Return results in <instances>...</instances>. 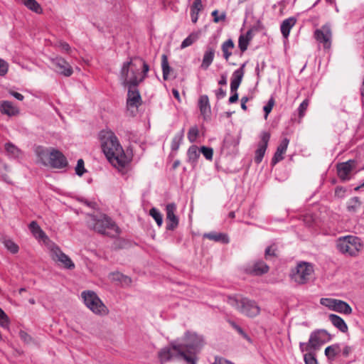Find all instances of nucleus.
Instances as JSON below:
<instances>
[{
	"label": "nucleus",
	"mask_w": 364,
	"mask_h": 364,
	"mask_svg": "<svg viewBox=\"0 0 364 364\" xmlns=\"http://www.w3.org/2000/svg\"><path fill=\"white\" fill-rule=\"evenodd\" d=\"M204 346L201 336L187 331L181 338L171 342L159 352L161 363L173 360H183L186 364H197L198 354Z\"/></svg>",
	"instance_id": "1"
},
{
	"label": "nucleus",
	"mask_w": 364,
	"mask_h": 364,
	"mask_svg": "<svg viewBox=\"0 0 364 364\" xmlns=\"http://www.w3.org/2000/svg\"><path fill=\"white\" fill-rule=\"evenodd\" d=\"M102 149L109 163L117 168H122L128 163L127 157L115 134L107 130L100 132Z\"/></svg>",
	"instance_id": "2"
},
{
	"label": "nucleus",
	"mask_w": 364,
	"mask_h": 364,
	"mask_svg": "<svg viewBox=\"0 0 364 364\" xmlns=\"http://www.w3.org/2000/svg\"><path fill=\"white\" fill-rule=\"evenodd\" d=\"M149 65L140 58H131L123 63L120 79L125 87H137L146 77Z\"/></svg>",
	"instance_id": "3"
},
{
	"label": "nucleus",
	"mask_w": 364,
	"mask_h": 364,
	"mask_svg": "<svg viewBox=\"0 0 364 364\" xmlns=\"http://www.w3.org/2000/svg\"><path fill=\"white\" fill-rule=\"evenodd\" d=\"M87 224L90 229L113 237L119 235V228L110 218L105 214L87 215Z\"/></svg>",
	"instance_id": "4"
},
{
	"label": "nucleus",
	"mask_w": 364,
	"mask_h": 364,
	"mask_svg": "<svg viewBox=\"0 0 364 364\" xmlns=\"http://www.w3.org/2000/svg\"><path fill=\"white\" fill-rule=\"evenodd\" d=\"M337 250L343 255L356 257L363 247L362 240L353 235L338 237L336 242Z\"/></svg>",
	"instance_id": "5"
},
{
	"label": "nucleus",
	"mask_w": 364,
	"mask_h": 364,
	"mask_svg": "<svg viewBox=\"0 0 364 364\" xmlns=\"http://www.w3.org/2000/svg\"><path fill=\"white\" fill-rule=\"evenodd\" d=\"M228 304L242 314L250 317L256 316L260 312V308L255 301L240 295L230 296Z\"/></svg>",
	"instance_id": "6"
},
{
	"label": "nucleus",
	"mask_w": 364,
	"mask_h": 364,
	"mask_svg": "<svg viewBox=\"0 0 364 364\" xmlns=\"http://www.w3.org/2000/svg\"><path fill=\"white\" fill-rule=\"evenodd\" d=\"M314 272V269L311 263L301 261L296 264L295 267L291 269L290 278L292 282L297 284H305L310 282Z\"/></svg>",
	"instance_id": "7"
},
{
	"label": "nucleus",
	"mask_w": 364,
	"mask_h": 364,
	"mask_svg": "<svg viewBox=\"0 0 364 364\" xmlns=\"http://www.w3.org/2000/svg\"><path fill=\"white\" fill-rule=\"evenodd\" d=\"M331 340V335L324 329H317L310 334L309 341L301 342L299 348L301 352L316 350L326 343Z\"/></svg>",
	"instance_id": "8"
},
{
	"label": "nucleus",
	"mask_w": 364,
	"mask_h": 364,
	"mask_svg": "<svg viewBox=\"0 0 364 364\" xmlns=\"http://www.w3.org/2000/svg\"><path fill=\"white\" fill-rule=\"evenodd\" d=\"M81 297L85 306L94 314L100 316H105L109 310L104 304L97 294L92 291H83Z\"/></svg>",
	"instance_id": "9"
},
{
	"label": "nucleus",
	"mask_w": 364,
	"mask_h": 364,
	"mask_svg": "<svg viewBox=\"0 0 364 364\" xmlns=\"http://www.w3.org/2000/svg\"><path fill=\"white\" fill-rule=\"evenodd\" d=\"M320 304L328 307L332 311H335L341 314L348 315L352 312L351 307L346 302L339 299L322 298L320 300Z\"/></svg>",
	"instance_id": "10"
},
{
	"label": "nucleus",
	"mask_w": 364,
	"mask_h": 364,
	"mask_svg": "<svg viewBox=\"0 0 364 364\" xmlns=\"http://www.w3.org/2000/svg\"><path fill=\"white\" fill-rule=\"evenodd\" d=\"M48 250L51 253L52 259L60 262L64 268L68 269H73L75 268L74 262L67 255L63 252L56 244L50 245Z\"/></svg>",
	"instance_id": "11"
},
{
	"label": "nucleus",
	"mask_w": 364,
	"mask_h": 364,
	"mask_svg": "<svg viewBox=\"0 0 364 364\" xmlns=\"http://www.w3.org/2000/svg\"><path fill=\"white\" fill-rule=\"evenodd\" d=\"M314 37L318 43L323 44L324 48H330L332 33L329 26L324 25L321 28L316 29Z\"/></svg>",
	"instance_id": "12"
},
{
	"label": "nucleus",
	"mask_w": 364,
	"mask_h": 364,
	"mask_svg": "<svg viewBox=\"0 0 364 364\" xmlns=\"http://www.w3.org/2000/svg\"><path fill=\"white\" fill-rule=\"evenodd\" d=\"M28 228L33 237L38 240L42 241L46 245L48 249L50 247V245L54 244V242L49 239L45 232L41 228L36 221H32L29 224Z\"/></svg>",
	"instance_id": "13"
},
{
	"label": "nucleus",
	"mask_w": 364,
	"mask_h": 364,
	"mask_svg": "<svg viewBox=\"0 0 364 364\" xmlns=\"http://www.w3.org/2000/svg\"><path fill=\"white\" fill-rule=\"evenodd\" d=\"M52 64L55 68V70L60 75L65 77L70 76L73 73V68L63 58L56 57L52 59Z\"/></svg>",
	"instance_id": "14"
},
{
	"label": "nucleus",
	"mask_w": 364,
	"mask_h": 364,
	"mask_svg": "<svg viewBox=\"0 0 364 364\" xmlns=\"http://www.w3.org/2000/svg\"><path fill=\"white\" fill-rule=\"evenodd\" d=\"M355 167V161L354 160H348V161L340 163L337 165V172L339 178L342 181L350 179V174Z\"/></svg>",
	"instance_id": "15"
},
{
	"label": "nucleus",
	"mask_w": 364,
	"mask_h": 364,
	"mask_svg": "<svg viewBox=\"0 0 364 364\" xmlns=\"http://www.w3.org/2000/svg\"><path fill=\"white\" fill-rule=\"evenodd\" d=\"M68 165L65 156L58 150L51 149V156L48 166L55 168H63Z\"/></svg>",
	"instance_id": "16"
},
{
	"label": "nucleus",
	"mask_w": 364,
	"mask_h": 364,
	"mask_svg": "<svg viewBox=\"0 0 364 364\" xmlns=\"http://www.w3.org/2000/svg\"><path fill=\"white\" fill-rule=\"evenodd\" d=\"M270 134L267 132H262L261 135V141L258 144V147L255 151V162L257 164H260L264 156L267 148Z\"/></svg>",
	"instance_id": "17"
},
{
	"label": "nucleus",
	"mask_w": 364,
	"mask_h": 364,
	"mask_svg": "<svg viewBox=\"0 0 364 364\" xmlns=\"http://www.w3.org/2000/svg\"><path fill=\"white\" fill-rule=\"evenodd\" d=\"M176 205L174 203H168L166 207V229L173 230L178 225V219L176 215Z\"/></svg>",
	"instance_id": "18"
},
{
	"label": "nucleus",
	"mask_w": 364,
	"mask_h": 364,
	"mask_svg": "<svg viewBox=\"0 0 364 364\" xmlns=\"http://www.w3.org/2000/svg\"><path fill=\"white\" fill-rule=\"evenodd\" d=\"M246 63H242L240 67L235 70L230 80V92L237 91V89L242 80L245 74Z\"/></svg>",
	"instance_id": "19"
},
{
	"label": "nucleus",
	"mask_w": 364,
	"mask_h": 364,
	"mask_svg": "<svg viewBox=\"0 0 364 364\" xmlns=\"http://www.w3.org/2000/svg\"><path fill=\"white\" fill-rule=\"evenodd\" d=\"M127 105L128 107H138L141 104V98L138 89L134 87H127Z\"/></svg>",
	"instance_id": "20"
},
{
	"label": "nucleus",
	"mask_w": 364,
	"mask_h": 364,
	"mask_svg": "<svg viewBox=\"0 0 364 364\" xmlns=\"http://www.w3.org/2000/svg\"><path fill=\"white\" fill-rule=\"evenodd\" d=\"M289 143V139L287 138H284L281 141V142L279 144V146H277V151L272 159V164L273 165H275L276 164H277L278 162H279L280 161H282L284 159L283 155L285 154V152L287 149Z\"/></svg>",
	"instance_id": "21"
},
{
	"label": "nucleus",
	"mask_w": 364,
	"mask_h": 364,
	"mask_svg": "<svg viewBox=\"0 0 364 364\" xmlns=\"http://www.w3.org/2000/svg\"><path fill=\"white\" fill-rule=\"evenodd\" d=\"M0 112L9 117H12L18 114L19 110L11 102L3 100L0 101Z\"/></svg>",
	"instance_id": "22"
},
{
	"label": "nucleus",
	"mask_w": 364,
	"mask_h": 364,
	"mask_svg": "<svg viewBox=\"0 0 364 364\" xmlns=\"http://www.w3.org/2000/svg\"><path fill=\"white\" fill-rule=\"evenodd\" d=\"M297 21L296 18L291 16L284 19L280 26V31L284 38L287 39L289 36L291 29L295 26Z\"/></svg>",
	"instance_id": "23"
},
{
	"label": "nucleus",
	"mask_w": 364,
	"mask_h": 364,
	"mask_svg": "<svg viewBox=\"0 0 364 364\" xmlns=\"http://www.w3.org/2000/svg\"><path fill=\"white\" fill-rule=\"evenodd\" d=\"M215 46H208L206 48V50L204 53L203 57V61L201 64V68L204 70L208 68V67L211 65L213 61L215 56Z\"/></svg>",
	"instance_id": "24"
},
{
	"label": "nucleus",
	"mask_w": 364,
	"mask_h": 364,
	"mask_svg": "<svg viewBox=\"0 0 364 364\" xmlns=\"http://www.w3.org/2000/svg\"><path fill=\"white\" fill-rule=\"evenodd\" d=\"M269 270V267L264 262H257L252 267L246 268L245 271L252 274L261 275Z\"/></svg>",
	"instance_id": "25"
},
{
	"label": "nucleus",
	"mask_w": 364,
	"mask_h": 364,
	"mask_svg": "<svg viewBox=\"0 0 364 364\" xmlns=\"http://www.w3.org/2000/svg\"><path fill=\"white\" fill-rule=\"evenodd\" d=\"M36 153L40 162L45 166H48L49 160L51 156V149H49L38 146L36 149Z\"/></svg>",
	"instance_id": "26"
},
{
	"label": "nucleus",
	"mask_w": 364,
	"mask_h": 364,
	"mask_svg": "<svg viewBox=\"0 0 364 364\" xmlns=\"http://www.w3.org/2000/svg\"><path fill=\"white\" fill-rule=\"evenodd\" d=\"M240 142V139L237 136H234L230 134L225 135L223 140V148L227 149L230 151H233L237 146Z\"/></svg>",
	"instance_id": "27"
},
{
	"label": "nucleus",
	"mask_w": 364,
	"mask_h": 364,
	"mask_svg": "<svg viewBox=\"0 0 364 364\" xmlns=\"http://www.w3.org/2000/svg\"><path fill=\"white\" fill-rule=\"evenodd\" d=\"M329 320L332 323V324L336 327L338 329H339L341 332L346 333L348 331V326L344 320L336 315V314H330L329 315Z\"/></svg>",
	"instance_id": "28"
},
{
	"label": "nucleus",
	"mask_w": 364,
	"mask_h": 364,
	"mask_svg": "<svg viewBox=\"0 0 364 364\" xmlns=\"http://www.w3.org/2000/svg\"><path fill=\"white\" fill-rule=\"evenodd\" d=\"M188 162L191 164L193 167L197 164L198 159L200 156V151L198 147L195 145L191 146L187 151Z\"/></svg>",
	"instance_id": "29"
},
{
	"label": "nucleus",
	"mask_w": 364,
	"mask_h": 364,
	"mask_svg": "<svg viewBox=\"0 0 364 364\" xmlns=\"http://www.w3.org/2000/svg\"><path fill=\"white\" fill-rule=\"evenodd\" d=\"M198 107L201 114L204 118H205L210 112V106L207 95H202L200 97L198 100Z\"/></svg>",
	"instance_id": "30"
},
{
	"label": "nucleus",
	"mask_w": 364,
	"mask_h": 364,
	"mask_svg": "<svg viewBox=\"0 0 364 364\" xmlns=\"http://www.w3.org/2000/svg\"><path fill=\"white\" fill-rule=\"evenodd\" d=\"M203 237L208 238L215 242H222L223 243L227 244L229 242V239L227 235L223 233H219L215 232H210L205 233Z\"/></svg>",
	"instance_id": "31"
},
{
	"label": "nucleus",
	"mask_w": 364,
	"mask_h": 364,
	"mask_svg": "<svg viewBox=\"0 0 364 364\" xmlns=\"http://www.w3.org/2000/svg\"><path fill=\"white\" fill-rule=\"evenodd\" d=\"M341 352L340 344L336 343L329 346L325 349V355L328 360H333Z\"/></svg>",
	"instance_id": "32"
},
{
	"label": "nucleus",
	"mask_w": 364,
	"mask_h": 364,
	"mask_svg": "<svg viewBox=\"0 0 364 364\" xmlns=\"http://www.w3.org/2000/svg\"><path fill=\"white\" fill-rule=\"evenodd\" d=\"M361 207V203L358 197L350 198L347 203V210L350 213H355Z\"/></svg>",
	"instance_id": "33"
},
{
	"label": "nucleus",
	"mask_w": 364,
	"mask_h": 364,
	"mask_svg": "<svg viewBox=\"0 0 364 364\" xmlns=\"http://www.w3.org/2000/svg\"><path fill=\"white\" fill-rule=\"evenodd\" d=\"M234 48V43L232 39H228L222 44V51L223 57L226 60H228L230 56L232 55V50Z\"/></svg>",
	"instance_id": "34"
},
{
	"label": "nucleus",
	"mask_w": 364,
	"mask_h": 364,
	"mask_svg": "<svg viewBox=\"0 0 364 364\" xmlns=\"http://www.w3.org/2000/svg\"><path fill=\"white\" fill-rule=\"evenodd\" d=\"M183 136L184 129H182L179 132L175 134L171 144V148L173 151H177L179 149V146L183 141Z\"/></svg>",
	"instance_id": "35"
},
{
	"label": "nucleus",
	"mask_w": 364,
	"mask_h": 364,
	"mask_svg": "<svg viewBox=\"0 0 364 364\" xmlns=\"http://www.w3.org/2000/svg\"><path fill=\"white\" fill-rule=\"evenodd\" d=\"M22 2L28 9L36 13L41 12L42 9L36 0H22Z\"/></svg>",
	"instance_id": "36"
},
{
	"label": "nucleus",
	"mask_w": 364,
	"mask_h": 364,
	"mask_svg": "<svg viewBox=\"0 0 364 364\" xmlns=\"http://www.w3.org/2000/svg\"><path fill=\"white\" fill-rule=\"evenodd\" d=\"M5 149L8 155L11 157L16 158L19 156L20 150L11 143H6L5 144Z\"/></svg>",
	"instance_id": "37"
},
{
	"label": "nucleus",
	"mask_w": 364,
	"mask_h": 364,
	"mask_svg": "<svg viewBox=\"0 0 364 364\" xmlns=\"http://www.w3.org/2000/svg\"><path fill=\"white\" fill-rule=\"evenodd\" d=\"M161 68L163 72V77L164 80H167L171 70V68L168 65V58L166 55H163L161 57Z\"/></svg>",
	"instance_id": "38"
},
{
	"label": "nucleus",
	"mask_w": 364,
	"mask_h": 364,
	"mask_svg": "<svg viewBox=\"0 0 364 364\" xmlns=\"http://www.w3.org/2000/svg\"><path fill=\"white\" fill-rule=\"evenodd\" d=\"M149 215L155 220L159 226H161L163 223V217L161 213L156 208H152L149 210Z\"/></svg>",
	"instance_id": "39"
},
{
	"label": "nucleus",
	"mask_w": 364,
	"mask_h": 364,
	"mask_svg": "<svg viewBox=\"0 0 364 364\" xmlns=\"http://www.w3.org/2000/svg\"><path fill=\"white\" fill-rule=\"evenodd\" d=\"M198 39L197 34L191 33L187 38H186L181 43V48L183 49L186 47L191 46Z\"/></svg>",
	"instance_id": "40"
},
{
	"label": "nucleus",
	"mask_w": 364,
	"mask_h": 364,
	"mask_svg": "<svg viewBox=\"0 0 364 364\" xmlns=\"http://www.w3.org/2000/svg\"><path fill=\"white\" fill-rule=\"evenodd\" d=\"M4 245L5 247L13 254L17 253L18 251V246L11 240H5Z\"/></svg>",
	"instance_id": "41"
},
{
	"label": "nucleus",
	"mask_w": 364,
	"mask_h": 364,
	"mask_svg": "<svg viewBox=\"0 0 364 364\" xmlns=\"http://www.w3.org/2000/svg\"><path fill=\"white\" fill-rule=\"evenodd\" d=\"M198 133V129L196 126L190 128L188 132V139L190 141V142L193 143L196 141Z\"/></svg>",
	"instance_id": "42"
},
{
	"label": "nucleus",
	"mask_w": 364,
	"mask_h": 364,
	"mask_svg": "<svg viewBox=\"0 0 364 364\" xmlns=\"http://www.w3.org/2000/svg\"><path fill=\"white\" fill-rule=\"evenodd\" d=\"M200 152L203 154L204 157L209 161H212L213 156V149L210 147L201 146Z\"/></svg>",
	"instance_id": "43"
},
{
	"label": "nucleus",
	"mask_w": 364,
	"mask_h": 364,
	"mask_svg": "<svg viewBox=\"0 0 364 364\" xmlns=\"http://www.w3.org/2000/svg\"><path fill=\"white\" fill-rule=\"evenodd\" d=\"M249 43L250 41H248V40H247L243 36H240L238 40V46L242 53L247 49Z\"/></svg>",
	"instance_id": "44"
},
{
	"label": "nucleus",
	"mask_w": 364,
	"mask_h": 364,
	"mask_svg": "<svg viewBox=\"0 0 364 364\" xmlns=\"http://www.w3.org/2000/svg\"><path fill=\"white\" fill-rule=\"evenodd\" d=\"M274 105V100L273 97H271L269 100L267 104L265 106H264V107H263L264 112H265V114H264L265 119H267V117H268L269 114L271 112Z\"/></svg>",
	"instance_id": "45"
},
{
	"label": "nucleus",
	"mask_w": 364,
	"mask_h": 364,
	"mask_svg": "<svg viewBox=\"0 0 364 364\" xmlns=\"http://www.w3.org/2000/svg\"><path fill=\"white\" fill-rule=\"evenodd\" d=\"M85 171L86 169L84 167V161L82 159H78L75 167L76 174L81 176Z\"/></svg>",
	"instance_id": "46"
},
{
	"label": "nucleus",
	"mask_w": 364,
	"mask_h": 364,
	"mask_svg": "<svg viewBox=\"0 0 364 364\" xmlns=\"http://www.w3.org/2000/svg\"><path fill=\"white\" fill-rule=\"evenodd\" d=\"M9 325V318L5 312L0 308V326L8 327Z\"/></svg>",
	"instance_id": "47"
},
{
	"label": "nucleus",
	"mask_w": 364,
	"mask_h": 364,
	"mask_svg": "<svg viewBox=\"0 0 364 364\" xmlns=\"http://www.w3.org/2000/svg\"><path fill=\"white\" fill-rule=\"evenodd\" d=\"M309 106V100H304L299 105L298 108L299 116V117H303L305 114V112Z\"/></svg>",
	"instance_id": "48"
},
{
	"label": "nucleus",
	"mask_w": 364,
	"mask_h": 364,
	"mask_svg": "<svg viewBox=\"0 0 364 364\" xmlns=\"http://www.w3.org/2000/svg\"><path fill=\"white\" fill-rule=\"evenodd\" d=\"M304 359L306 364H318L317 360L311 353H306L304 356Z\"/></svg>",
	"instance_id": "49"
},
{
	"label": "nucleus",
	"mask_w": 364,
	"mask_h": 364,
	"mask_svg": "<svg viewBox=\"0 0 364 364\" xmlns=\"http://www.w3.org/2000/svg\"><path fill=\"white\" fill-rule=\"evenodd\" d=\"M9 70V64L4 60L0 58V76L6 75Z\"/></svg>",
	"instance_id": "50"
},
{
	"label": "nucleus",
	"mask_w": 364,
	"mask_h": 364,
	"mask_svg": "<svg viewBox=\"0 0 364 364\" xmlns=\"http://www.w3.org/2000/svg\"><path fill=\"white\" fill-rule=\"evenodd\" d=\"M203 9L202 0H194L191 11L195 12H200Z\"/></svg>",
	"instance_id": "51"
},
{
	"label": "nucleus",
	"mask_w": 364,
	"mask_h": 364,
	"mask_svg": "<svg viewBox=\"0 0 364 364\" xmlns=\"http://www.w3.org/2000/svg\"><path fill=\"white\" fill-rule=\"evenodd\" d=\"M212 16H213V21L215 23H218L221 21H224L225 19L226 15L225 13H222L220 16L218 15V11L214 10L212 12Z\"/></svg>",
	"instance_id": "52"
},
{
	"label": "nucleus",
	"mask_w": 364,
	"mask_h": 364,
	"mask_svg": "<svg viewBox=\"0 0 364 364\" xmlns=\"http://www.w3.org/2000/svg\"><path fill=\"white\" fill-rule=\"evenodd\" d=\"M19 336L21 339L26 343H30L32 341L31 336L24 331H20Z\"/></svg>",
	"instance_id": "53"
},
{
	"label": "nucleus",
	"mask_w": 364,
	"mask_h": 364,
	"mask_svg": "<svg viewBox=\"0 0 364 364\" xmlns=\"http://www.w3.org/2000/svg\"><path fill=\"white\" fill-rule=\"evenodd\" d=\"M80 201L92 209H96L97 208V204L95 201L88 200L85 198L81 199Z\"/></svg>",
	"instance_id": "54"
},
{
	"label": "nucleus",
	"mask_w": 364,
	"mask_h": 364,
	"mask_svg": "<svg viewBox=\"0 0 364 364\" xmlns=\"http://www.w3.org/2000/svg\"><path fill=\"white\" fill-rule=\"evenodd\" d=\"M123 276V274L120 272H112L109 274V279L112 281H118L121 282L122 277Z\"/></svg>",
	"instance_id": "55"
},
{
	"label": "nucleus",
	"mask_w": 364,
	"mask_h": 364,
	"mask_svg": "<svg viewBox=\"0 0 364 364\" xmlns=\"http://www.w3.org/2000/svg\"><path fill=\"white\" fill-rule=\"evenodd\" d=\"M229 323L240 335L246 336V334L245 333L244 331L241 328V327L237 325L234 321H229Z\"/></svg>",
	"instance_id": "56"
},
{
	"label": "nucleus",
	"mask_w": 364,
	"mask_h": 364,
	"mask_svg": "<svg viewBox=\"0 0 364 364\" xmlns=\"http://www.w3.org/2000/svg\"><path fill=\"white\" fill-rule=\"evenodd\" d=\"M131 282H132L131 278L123 274V276L122 277L121 282H120L121 284L124 285V286H128L131 284Z\"/></svg>",
	"instance_id": "57"
},
{
	"label": "nucleus",
	"mask_w": 364,
	"mask_h": 364,
	"mask_svg": "<svg viewBox=\"0 0 364 364\" xmlns=\"http://www.w3.org/2000/svg\"><path fill=\"white\" fill-rule=\"evenodd\" d=\"M232 95L229 98V103L232 104L237 101L238 94L237 91L231 92Z\"/></svg>",
	"instance_id": "58"
},
{
	"label": "nucleus",
	"mask_w": 364,
	"mask_h": 364,
	"mask_svg": "<svg viewBox=\"0 0 364 364\" xmlns=\"http://www.w3.org/2000/svg\"><path fill=\"white\" fill-rule=\"evenodd\" d=\"M60 48H61L62 50H63L66 53H70V47L69 44L65 42L60 43Z\"/></svg>",
	"instance_id": "59"
},
{
	"label": "nucleus",
	"mask_w": 364,
	"mask_h": 364,
	"mask_svg": "<svg viewBox=\"0 0 364 364\" xmlns=\"http://www.w3.org/2000/svg\"><path fill=\"white\" fill-rule=\"evenodd\" d=\"M216 97L218 99H222L223 97H225L226 95V91L224 90L223 88H219L217 91H216Z\"/></svg>",
	"instance_id": "60"
},
{
	"label": "nucleus",
	"mask_w": 364,
	"mask_h": 364,
	"mask_svg": "<svg viewBox=\"0 0 364 364\" xmlns=\"http://www.w3.org/2000/svg\"><path fill=\"white\" fill-rule=\"evenodd\" d=\"M351 352H352V348L346 346L343 348V350H341V353H342V354L344 357H348Z\"/></svg>",
	"instance_id": "61"
},
{
	"label": "nucleus",
	"mask_w": 364,
	"mask_h": 364,
	"mask_svg": "<svg viewBox=\"0 0 364 364\" xmlns=\"http://www.w3.org/2000/svg\"><path fill=\"white\" fill-rule=\"evenodd\" d=\"M213 364H234V363H232V362H230L226 359L220 358H216L215 361Z\"/></svg>",
	"instance_id": "62"
},
{
	"label": "nucleus",
	"mask_w": 364,
	"mask_h": 364,
	"mask_svg": "<svg viewBox=\"0 0 364 364\" xmlns=\"http://www.w3.org/2000/svg\"><path fill=\"white\" fill-rule=\"evenodd\" d=\"M9 94L20 101H22L24 98V97L21 93H18L17 92L9 91Z\"/></svg>",
	"instance_id": "63"
},
{
	"label": "nucleus",
	"mask_w": 364,
	"mask_h": 364,
	"mask_svg": "<svg viewBox=\"0 0 364 364\" xmlns=\"http://www.w3.org/2000/svg\"><path fill=\"white\" fill-rule=\"evenodd\" d=\"M199 12H195L191 11V17L193 23H196L198 19Z\"/></svg>",
	"instance_id": "64"
}]
</instances>
